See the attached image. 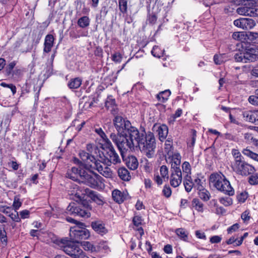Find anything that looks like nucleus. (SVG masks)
<instances>
[{"instance_id":"33","label":"nucleus","mask_w":258,"mask_h":258,"mask_svg":"<svg viewBox=\"0 0 258 258\" xmlns=\"http://www.w3.org/2000/svg\"><path fill=\"white\" fill-rule=\"evenodd\" d=\"M170 94V91L169 90H166L158 94L157 95V98L159 101L164 103L168 99Z\"/></svg>"},{"instance_id":"52","label":"nucleus","mask_w":258,"mask_h":258,"mask_svg":"<svg viewBox=\"0 0 258 258\" xmlns=\"http://www.w3.org/2000/svg\"><path fill=\"white\" fill-rule=\"evenodd\" d=\"M248 195L247 192H241L237 196V200L239 202L243 203L245 202L246 200L247 199Z\"/></svg>"},{"instance_id":"9","label":"nucleus","mask_w":258,"mask_h":258,"mask_svg":"<svg viewBox=\"0 0 258 258\" xmlns=\"http://www.w3.org/2000/svg\"><path fill=\"white\" fill-rule=\"evenodd\" d=\"M231 168L237 174L246 176L255 171L254 167L246 162L244 159L236 162H233Z\"/></svg>"},{"instance_id":"42","label":"nucleus","mask_w":258,"mask_h":258,"mask_svg":"<svg viewBox=\"0 0 258 258\" xmlns=\"http://www.w3.org/2000/svg\"><path fill=\"white\" fill-rule=\"evenodd\" d=\"M164 51L162 50L158 46H154L151 51L152 54L157 57H161L163 55Z\"/></svg>"},{"instance_id":"15","label":"nucleus","mask_w":258,"mask_h":258,"mask_svg":"<svg viewBox=\"0 0 258 258\" xmlns=\"http://www.w3.org/2000/svg\"><path fill=\"white\" fill-rule=\"evenodd\" d=\"M84 170V168L80 165L79 168L72 167L71 169L68 171L66 176L74 181H81L82 175Z\"/></svg>"},{"instance_id":"47","label":"nucleus","mask_w":258,"mask_h":258,"mask_svg":"<svg viewBox=\"0 0 258 258\" xmlns=\"http://www.w3.org/2000/svg\"><path fill=\"white\" fill-rule=\"evenodd\" d=\"M22 204V203L20 201L19 197L17 196H15L13 204V207L15 211H17L21 207Z\"/></svg>"},{"instance_id":"10","label":"nucleus","mask_w":258,"mask_h":258,"mask_svg":"<svg viewBox=\"0 0 258 258\" xmlns=\"http://www.w3.org/2000/svg\"><path fill=\"white\" fill-rule=\"evenodd\" d=\"M104 155L103 153H102ZM99 156L100 158L101 161H102L103 162H104L106 165H109L110 164L113 163L114 164H116L119 163H120L121 160L119 158L118 154L116 152L114 148H112V149H109L106 154V156L103 155L104 158L101 156V155L99 154Z\"/></svg>"},{"instance_id":"14","label":"nucleus","mask_w":258,"mask_h":258,"mask_svg":"<svg viewBox=\"0 0 258 258\" xmlns=\"http://www.w3.org/2000/svg\"><path fill=\"white\" fill-rule=\"evenodd\" d=\"M233 23L235 26L243 30L251 29L255 25L254 21L249 18H240L234 21Z\"/></svg>"},{"instance_id":"51","label":"nucleus","mask_w":258,"mask_h":258,"mask_svg":"<svg viewBox=\"0 0 258 258\" xmlns=\"http://www.w3.org/2000/svg\"><path fill=\"white\" fill-rule=\"evenodd\" d=\"M0 239L2 243L5 244L7 243L8 239L7 236V232L6 230L1 229L0 228Z\"/></svg>"},{"instance_id":"18","label":"nucleus","mask_w":258,"mask_h":258,"mask_svg":"<svg viewBox=\"0 0 258 258\" xmlns=\"http://www.w3.org/2000/svg\"><path fill=\"white\" fill-rule=\"evenodd\" d=\"M91 227L95 232L101 235L105 234L108 232L105 224L102 221L92 222Z\"/></svg>"},{"instance_id":"1","label":"nucleus","mask_w":258,"mask_h":258,"mask_svg":"<svg viewBox=\"0 0 258 258\" xmlns=\"http://www.w3.org/2000/svg\"><path fill=\"white\" fill-rule=\"evenodd\" d=\"M132 137L135 139V146H138L141 151L149 158H152L155 154L156 148L155 139L154 134L149 132L146 133L144 131L140 133L134 129Z\"/></svg>"},{"instance_id":"39","label":"nucleus","mask_w":258,"mask_h":258,"mask_svg":"<svg viewBox=\"0 0 258 258\" xmlns=\"http://www.w3.org/2000/svg\"><path fill=\"white\" fill-rule=\"evenodd\" d=\"M182 169L184 176H191V166L188 162L185 161L182 163Z\"/></svg>"},{"instance_id":"29","label":"nucleus","mask_w":258,"mask_h":258,"mask_svg":"<svg viewBox=\"0 0 258 258\" xmlns=\"http://www.w3.org/2000/svg\"><path fill=\"white\" fill-rule=\"evenodd\" d=\"M191 206L199 212H204V204L198 199H193L191 202Z\"/></svg>"},{"instance_id":"61","label":"nucleus","mask_w":258,"mask_h":258,"mask_svg":"<svg viewBox=\"0 0 258 258\" xmlns=\"http://www.w3.org/2000/svg\"><path fill=\"white\" fill-rule=\"evenodd\" d=\"M222 238L220 236L215 235L212 236L210 239L211 243H218L221 242Z\"/></svg>"},{"instance_id":"6","label":"nucleus","mask_w":258,"mask_h":258,"mask_svg":"<svg viewBox=\"0 0 258 258\" xmlns=\"http://www.w3.org/2000/svg\"><path fill=\"white\" fill-rule=\"evenodd\" d=\"M90 235L89 230L85 228V225L83 223L78 222L77 225L70 228V238L76 243H79L83 240L88 239Z\"/></svg>"},{"instance_id":"55","label":"nucleus","mask_w":258,"mask_h":258,"mask_svg":"<svg viewBox=\"0 0 258 258\" xmlns=\"http://www.w3.org/2000/svg\"><path fill=\"white\" fill-rule=\"evenodd\" d=\"M244 35L243 32H236L233 33L232 38L238 41H241Z\"/></svg>"},{"instance_id":"58","label":"nucleus","mask_w":258,"mask_h":258,"mask_svg":"<svg viewBox=\"0 0 258 258\" xmlns=\"http://www.w3.org/2000/svg\"><path fill=\"white\" fill-rule=\"evenodd\" d=\"M142 219L141 216H135L133 218V223L137 227L141 225Z\"/></svg>"},{"instance_id":"46","label":"nucleus","mask_w":258,"mask_h":258,"mask_svg":"<svg viewBox=\"0 0 258 258\" xmlns=\"http://www.w3.org/2000/svg\"><path fill=\"white\" fill-rule=\"evenodd\" d=\"M182 113V110L180 108L177 109L175 111V113L171 115L170 118L169 119V122L173 123L175 119L177 117H180Z\"/></svg>"},{"instance_id":"35","label":"nucleus","mask_w":258,"mask_h":258,"mask_svg":"<svg viewBox=\"0 0 258 258\" xmlns=\"http://www.w3.org/2000/svg\"><path fill=\"white\" fill-rule=\"evenodd\" d=\"M90 19L88 17L83 16L78 19L77 23L80 27L84 28L90 25Z\"/></svg>"},{"instance_id":"12","label":"nucleus","mask_w":258,"mask_h":258,"mask_svg":"<svg viewBox=\"0 0 258 258\" xmlns=\"http://www.w3.org/2000/svg\"><path fill=\"white\" fill-rule=\"evenodd\" d=\"M170 175L169 176L170 185L174 187H178L182 182V176L180 169H170Z\"/></svg>"},{"instance_id":"20","label":"nucleus","mask_w":258,"mask_h":258,"mask_svg":"<svg viewBox=\"0 0 258 258\" xmlns=\"http://www.w3.org/2000/svg\"><path fill=\"white\" fill-rule=\"evenodd\" d=\"M210 208L214 211V212L218 215H222L225 213V210L221 206H219L216 200L213 199L211 200L209 204Z\"/></svg>"},{"instance_id":"8","label":"nucleus","mask_w":258,"mask_h":258,"mask_svg":"<svg viewBox=\"0 0 258 258\" xmlns=\"http://www.w3.org/2000/svg\"><path fill=\"white\" fill-rule=\"evenodd\" d=\"M114 125L117 131V134L126 135L128 134L131 137L133 134L132 131L134 129L138 130V129L132 125L131 122L124 119L120 116H116L113 119Z\"/></svg>"},{"instance_id":"5","label":"nucleus","mask_w":258,"mask_h":258,"mask_svg":"<svg viewBox=\"0 0 258 258\" xmlns=\"http://www.w3.org/2000/svg\"><path fill=\"white\" fill-rule=\"evenodd\" d=\"M91 209L92 207L88 203L84 201L78 204L72 203L68 206L67 210L71 215L89 218L91 216Z\"/></svg>"},{"instance_id":"62","label":"nucleus","mask_w":258,"mask_h":258,"mask_svg":"<svg viewBox=\"0 0 258 258\" xmlns=\"http://www.w3.org/2000/svg\"><path fill=\"white\" fill-rule=\"evenodd\" d=\"M196 131L195 130H193L191 139L187 143L190 146L193 147L195 145L196 140Z\"/></svg>"},{"instance_id":"56","label":"nucleus","mask_w":258,"mask_h":258,"mask_svg":"<svg viewBox=\"0 0 258 258\" xmlns=\"http://www.w3.org/2000/svg\"><path fill=\"white\" fill-rule=\"evenodd\" d=\"M9 216L11 219L16 222H20L21 221V218L19 216L18 213L15 211V213H12L9 215Z\"/></svg>"},{"instance_id":"4","label":"nucleus","mask_w":258,"mask_h":258,"mask_svg":"<svg viewBox=\"0 0 258 258\" xmlns=\"http://www.w3.org/2000/svg\"><path fill=\"white\" fill-rule=\"evenodd\" d=\"M59 246L67 254L74 258H89L80 247L74 241L61 239Z\"/></svg>"},{"instance_id":"27","label":"nucleus","mask_w":258,"mask_h":258,"mask_svg":"<svg viewBox=\"0 0 258 258\" xmlns=\"http://www.w3.org/2000/svg\"><path fill=\"white\" fill-rule=\"evenodd\" d=\"M118 175L123 180L128 181L131 179V175L129 171L124 167H121L118 170Z\"/></svg>"},{"instance_id":"54","label":"nucleus","mask_w":258,"mask_h":258,"mask_svg":"<svg viewBox=\"0 0 258 258\" xmlns=\"http://www.w3.org/2000/svg\"><path fill=\"white\" fill-rule=\"evenodd\" d=\"M115 105V101L114 99L111 98H107L106 102H105V106L108 109L109 108H114Z\"/></svg>"},{"instance_id":"32","label":"nucleus","mask_w":258,"mask_h":258,"mask_svg":"<svg viewBox=\"0 0 258 258\" xmlns=\"http://www.w3.org/2000/svg\"><path fill=\"white\" fill-rule=\"evenodd\" d=\"M198 189L199 190V197L202 200L208 201L210 199L211 195L208 190L204 188H200V186L198 187Z\"/></svg>"},{"instance_id":"36","label":"nucleus","mask_w":258,"mask_h":258,"mask_svg":"<svg viewBox=\"0 0 258 258\" xmlns=\"http://www.w3.org/2000/svg\"><path fill=\"white\" fill-rule=\"evenodd\" d=\"M82 245L85 250L91 252H95L97 250L96 247L89 241H84L82 243Z\"/></svg>"},{"instance_id":"30","label":"nucleus","mask_w":258,"mask_h":258,"mask_svg":"<svg viewBox=\"0 0 258 258\" xmlns=\"http://www.w3.org/2000/svg\"><path fill=\"white\" fill-rule=\"evenodd\" d=\"M112 197L114 201L118 203H122L124 198L122 192L117 189H114L112 192Z\"/></svg>"},{"instance_id":"63","label":"nucleus","mask_w":258,"mask_h":258,"mask_svg":"<svg viewBox=\"0 0 258 258\" xmlns=\"http://www.w3.org/2000/svg\"><path fill=\"white\" fill-rule=\"evenodd\" d=\"M20 215L22 219H26L29 217L30 211L27 210H24L20 212Z\"/></svg>"},{"instance_id":"21","label":"nucleus","mask_w":258,"mask_h":258,"mask_svg":"<svg viewBox=\"0 0 258 258\" xmlns=\"http://www.w3.org/2000/svg\"><path fill=\"white\" fill-rule=\"evenodd\" d=\"M243 117L246 121L254 122L257 116V113L254 111L245 110L242 112Z\"/></svg>"},{"instance_id":"45","label":"nucleus","mask_w":258,"mask_h":258,"mask_svg":"<svg viewBox=\"0 0 258 258\" xmlns=\"http://www.w3.org/2000/svg\"><path fill=\"white\" fill-rule=\"evenodd\" d=\"M232 154L234 158V160L233 162H236L244 159V157L241 155L240 153L238 150L235 149H232Z\"/></svg>"},{"instance_id":"50","label":"nucleus","mask_w":258,"mask_h":258,"mask_svg":"<svg viewBox=\"0 0 258 258\" xmlns=\"http://www.w3.org/2000/svg\"><path fill=\"white\" fill-rule=\"evenodd\" d=\"M122 56L120 52H115L112 55V60L116 63H120L122 60Z\"/></svg>"},{"instance_id":"40","label":"nucleus","mask_w":258,"mask_h":258,"mask_svg":"<svg viewBox=\"0 0 258 258\" xmlns=\"http://www.w3.org/2000/svg\"><path fill=\"white\" fill-rule=\"evenodd\" d=\"M118 7L120 12L125 14L127 13V0H118Z\"/></svg>"},{"instance_id":"31","label":"nucleus","mask_w":258,"mask_h":258,"mask_svg":"<svg viewBox=\"0 0 258 258\" xmlns=\"http://www.w3.org/2000/svg\"><path fill=\"white\" fill-rule=\"evenodd\" d=\"M175 233L178 237L184 241H188V232L183 228H178L175 230Z\"/></svg>"},{"instance_id":"25","label":"nucleus","mask_w":258,"mask_h":258,"mask_svg":"<svg viewBox=\"0 0 258 258\" xmlns=\"http://www.w3.org/2000/svg\"><path fill=\"white\" fill-rule=\"evenodd\" d=\"M89 197L98 205H102L103 204V198L99 194L93 190H90L88 192Z\"/></svg>"},{"instance_id":"19","label":"nucleus","mask_w":258,"mask_h":258,"mask_svg":"<svg viewBox=\"0 0 258 258\" xmlns=\"http://www.w3.org/2000/svg\"><path fill=\"white\" fill-rule=\"evenodd\" d=\"M54 38L52 35L48 34L45 36L44 43V52H49L53 46Z\"/></svg>"},{"instance_id":"13","label":"nucleus","mask_w":258,"mask_h":258,"mask_svg":"<svg viewBox=\"0 0 258 258\" xmlns=\"http://www.w3.org/2000/svg\"><path fill=\"white\" fill-rule=\"evenodd\" d=\"M106 164L98 159L97 163H93L92 168L97 170L101 174L105 177L109 178L112 176V171L111 169L106 166Z\"/></svg>"},{"instance_id":"3","label":"nucleus","mask_w":258,"mask_h":258,"mask_svg":"<svg viewBox=\"0 0 258 258\" xmlns=\"http://www.w3.org/2000/svg\"><path fill=\"white\" fill-rule=\"evenodd\" d=\"M110 138L117 147L123 160H124V151L129 149H134L135 146V139L128 134L120 135L112 133L110 134Z\"/></svg>"},{"instance_id":"24","label":"nucleus","mask_w":258,"mask_h":258,"mask_svg":"<svg viewBox=\"0 0 258 258\" xmlns=\"http://www.w3.org/2000/svg\"><path fill=\"white\" fill-rule=\"evenodd\" d=\"M157 132L158 133L159 140L161 141H163L166 139L168 135V127L165 124H162L158 127Z\"/></svg>"},{"instance_id":"26","label":"nucleus","mask_w":258,"mask_h":258,"mask_svg":"<svg viewBox=\"0 0 258 258\" xmlns=\"http://www.w3.org/2000/svg\"><path fill=\"white\" fill-rule=\"evenodd\" d=\"M183 184L185 189L187 192L191 191L194 183L192 181L191 176H184Z\"/></svg>"},{"instance_id":"43","label":"nucleus","mask_w":258,"mask_h":258,"mask_svg":"<svg viewBox=\"0 0 258 258\" xmlns=\"http://www.w3.org/2000/svg\"><path fill=\"white\" fill-rule=\"evenodd\" d=\"M160 173L163 179H169L168 168L166 165H162L160 168Z\"/></svg>"},{"instance_id":"57","label":"nucleus","mask_w":258,"mask_h":258,"mask_svg":"<svg viewBox=\"0 0 258 258\" xmlns=\"http://www.w3.org/2000/svg\"><path fill=\"white\" fill-rule=\"evenodd\" d=\"M249 183L251 185L258 184V174H254L249 177Z\"/></svg>"},{"instance_id":"28","label":"nucleus","mask_w":258,"mask_h":258,"mask_svg":"<svg viewBox=\"0 0 258 258\" xmlns=\"http://www.w3.org/2000/svg\"><path fill=\"white\" fill-rule=\"evenodd\" d=\"M82 82V80L80 78H75L70 80L68 86L71 89H78L81 86Z\"/></svg>"},{"instance_id":"49","label":"nucleus","mask_w":258,"mask_h":258,"mask_svg":"<svg viewBox=\"0 0 258 258\" xmlns=\"http://www.w3.org/2000/svg\"><path fill=\"white\" fill-rule=\"evenodd\" d=\"M162 194L166 198H169L172 194L171 189L169 185L165 184L162 189Z\"/></svg>"},{"instance_id":"17","label":"nucleus","mask_w":258,"mask_h":258,"mask_svg":"<svg viewBox=\"0 0 258 258\" xmlns=\"http://www.w3.org/2000/svg\"><path fill=\"white\" fill-rule=\"evenodd\" d=\"M237 12L241 15L247 16L249 17L258 16V8H250L248 7H241L237 9Z\"/></svg>"},{"instance_id":"48","label":"nucleus","mask_w":258,"mask_h":258,"mask_svg":"<svg viewBox=\"0 0 258 258\" xmlns=\"http://www.w3.org/2000/svg\"><path fill=\"white\" fill-rule=\"evenodd\" d=\"M219 202L225 206H229L233 203L232 200L230 197L221 198L219 199Z\"/></svg>"},{"instance_id":"37","label":"nucleus","mask_w":258,"mask_h":258,"mask_svg":"<svg viewBox=\"0 0 258 258\" xmlns=\"http://www.w3.org/2000/svg\"><path fill=\"white\" fill-rule=\"evenodd\" d=\"M242 153L245 156L251 158L252 159L258 162V154L253 152L249 149L245 148L243 149Z\"/></svg>"},{"instance_id":"38","label":"nucleus","mask_w":258,"mask_h":258,"mask_svg":"<svg viewBox=\"0 0 258 258\" xmlns=\"http://www.w3.org/2000/svg\"><path fill=\"white\" fill-rule=\"evenodd\" d=\"M227 59V57L225 54H216L214 56V61L216 64H221Z\"/></svg>"},{"instance_id":"53","label":"nucleus","mask_w":258,"mask_h":258,"mask_svg":"<svg viewBox=\"0 0 258 258\" xmlns=\"http://www.w3.org/2000/svg\"><path fill=\"white\" fill-rule=\"evenodd\" d=\"M241 218L244 223H247L250 219L249 216V212L248 211H245L243 212L241 215Z\"/></svg>"},{"instance_id":"2","label":"nucleus","mask_w":258,"mask_h":258,"mask_svg":"<svg viewBox=\"0 0 258 258\" xmlns=\"http://www.w3.org/2000/svg\"><path fill=\"white\" fill-rule=\"evenodd\" d=\"M210 182L219 191L229 196L234 194V190L231 186L229 181L221 172L211 174L209 177Z\"/></svg>"},{"instance_id":"44","label":"nucleus","mask_w":258,"mask_h":258,"mask_svg":"<svg viewBox=\"0 0 258 258\" xmlns=\"http://www.w3.org/2000/svg\"><path fill=\"white\" fill-rule=\"evenodd\" d=\"M255 95L250 96L248 98L249 102L255 106H258V89L255 91Z\"/></svg>"},{"instance_id":"41","label":"nucleus","mask_w":258,"mask_h":258,"mask_svg":"<svg viewBox=\"0 0 258 258\" xmlns=\"http://www.w3.org/2000/svg\"><path fill=\"white\" fill-rule=\"evenodd\" d=\"M248 39L253 43L258 44V33L249 32L246 34Z\"/></svg>"},{"instance_id":"64","label":"nucleus","mask_w":258,"mask_h":258,"mask_svg":"<svg viewBox=\"0 0 258 258\" xmlns=\"http://www.w3.org/2000/svg\"><path fill=\"white\" fill-rule=\"evenodd\" d=\"M239 228V225L238 224L236 223L229 227L227 229V232L228 233H231L234 231H235Z\"/></svg>"},{"instance_id":"22","label":"nucleus","mask_w":258,"mask_h":258,"mask_svg":"<svg viewBox=\"0 0 258 258\" xmlns=\"http://www.w3.org/2000/svg\"><path fill=\"white\" fill-rule=\"evenodd\" d=\"M171 169H180L181 157L179 153H175L171 155Z\"/></svg>"},{"instance_id":"59","label":"nucleus","mask_w":258,"mask_h":258,"mask_svg":"<svg viewBox=\"0 0 258 258\" xmlns=\"http://www.w3.org/2000/svg\"><path fill=\"white\" fill-rule=\"evenodd\" d=\"M16 64V63L15 62V61H12L7 66V67H6V72L8 75L11 74Z\"/></svg>"},{"instance_id":"11","label":"nucleus","mask_w":258,"mask_h":258,"mask_svg":"<svg viewBox=\"0 0 258 258\" xmlns=\"http://www.w3.org/2000/svg\"><path fill=\"white\" fill-rule=\"evenodd\" d=\"M79 156L83 163L80 162L81 163V166H83V168H92L93 167V163H96L98 161L93 156L90 155L89 153L86 152L84 151H81L79 152Z\"/></svg>"},{"instance_id":"60","label":"nucleus","mask_w":258,"mask_h":258,"mask_svg":"<svg viewBox=\"0 0 258 258\" xmlns=\"http://www.w3.org/2000/svg\"><path fill=\"white\" fill-rule=\"evenodd\" d=\"M172 147V142L169 139L165 141V151L169 154V151Z\"/></svg>"},{"instance_id":"23","label":"nucleus","mask_w":258,"mask_h":258,"mask_svg":"<svg viewBox=\"0 0 258 258\" xmlns=\"http://www.w3.org/2000/svg\"><path fill=\"white\" fill-rule=\"evenodd\" d=\"M123 160L125 161L126 166L130 169L135 170L138 167V161L136 157L134 156H128L127 159H125L124 158V160Z\"/></svg>"},{"instance_id":"34","label":"nucleus","mask_w":258,"mask_h":258,"mask_svg":"<svg viewBox=\"0 0 258 258\" xmlns=\"http://www.w3.org/2000/svg\"><path fill=\"white\" fill-rule=\"evenodd\" d=\"M234 59L236 62L242 63L247 62L246 58H245V55H244L242 49L234 54Z\"/></svg>"},{"instance_id":"16","label":"nucleus","mask_w":258,"mask_h":258,"mask_svg":"<svg viewBox=\"0 0 258 258\" xmlns=\"http://www.w3.org/2000/svg\"><path fill=\"white\" fill-rule=\"evenodd\" d=\"M242 50L246 58L247 62L254 61L258 58V49L253 47L248 46L242 48Z\"/></svg>"},{"instance_id":"7","label":"nucleus","mask_w":258,"mask_h":258,"mask_svg":"<svg viewBox=\"0 0 258 258\" xmlns=\"http://www.w3.org/2000/svg\"><path fill=\"white\" fill-rule=\"evenodd\" d=\"M94 168H85L82 175L81 182L92 188H96L99 186L101 182L102 177L93 172Z\"/></svg>"}]
</instances>
